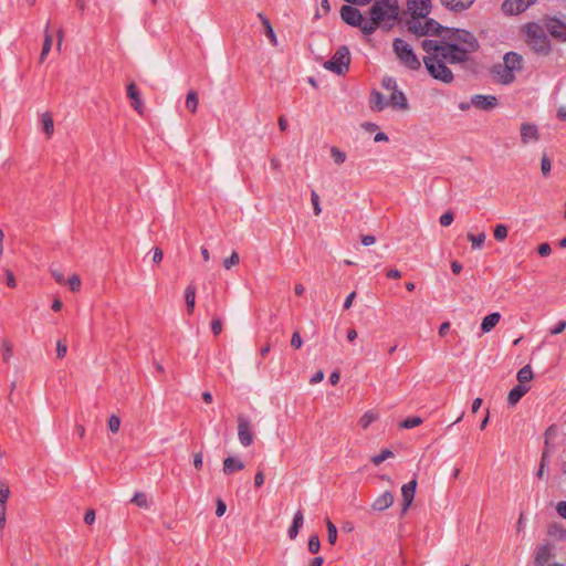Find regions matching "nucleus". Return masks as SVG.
Listing matches in <instances>:
<instances>
[{"instance_id": "obj_4", "label": "nucleus", "mask_w": 566, "mask_h": 566, "mask_svg": "<svg viewBox=\"0 0 566 566\" xmlns=\"http://www.w3.org/2000/svg\"><path fill=\"white\" fill-rule=\"evenodd\" d=\"M525 34L527 38V43L535 52L547 54L551 51V42L545 34L544 29L537 23L526 24Z\"/></svg>"}, {"instance_id": "obj_54", "label": "nucleus", "mask_w": 566, "mask_h": 566, "mask_svg": "<svg viewBox=\"0 0 566 566\" xmlns=\"http://www.w3.org/2000/svg\"><path fill=\"white\" fill-rule=\"evenodd\" d=\"M453 220H454V216H453V213H452L451 211H447V212H444V213L440 217V219H439L440 224H441L442 227H449V226L453 222Z\"/></svg>"}, {"instance_id": "obj_52", "label": "nucleus", "mask_w": 566, "mask_h": 566, "mask_svg": "<svg viewBox=\"0 0 566 566\" xmlns=\"http://www.w3.org/2000/svg\"><path fill=\"white\" fill-rule=\"evenodd\" d=\"M551 168H552L551 159L547 157V155H543V157L541 159V170H542L543 176H545V177L548 176L551 172Z\"/></svg>"}, {"instance_id": "obj_24", "label": "nucleus", "mask_w": 566, "mask_h": 566, "mask_svg": "<svg viewBox=\"0 0 566 566\" xmlns=\"http://www.w3.org/2000/svg\"><path fill=\"white\" fill-rule=\"evenodd\" d=\"M388 102L386 101V98L384 97V95L374 90L370 94V99H369V106L373 111H376V112H381L384 111L387 106H388Z\"/></svg>"}, {"instance_id": "obj_47", "label": "nucleus", "mask_w": 566, "mask_h": 566, "mask_svg": "<svg viewBox=\"0 0 566 566\" xmlns=\"http://www.w3.org/2000/svg\"><path fill=\"white\" fill-rule=\"evenodd\" d=\"M321 548V542L316 534L312 535L308 539V551L312 554H316L319 552Z\"/></svg>"}, {"instance_id": "obj_14", "label": "nucleus", "mask_w": 566, "mask_h": 566, "mask_svg": "<svg viewBox=\"0 0 566 566\" xmlns=\"http://www.w3.org/2000/svg\"><path fill=\"white\" fill-rule=\"evenodd\" d=\"M492 75L495 82L509 85L515 81V74L504 64H495L492 67Z\"/></svg>"}, {"instance_id": "obj_6", "label": "nucleus", "mask_w": 566, "mask_h": 566, "mask_svg": "<svg viewBox=\"0 0 566 566\" xmlns=\"http://www.w3.org/2000/svg\"><path fill=\"white\" fill-rule=\"evenodd\" d=\"M446 41L447 43H458L465 53L470 54L479 49V42L476 38L467 30L461 29H448L446 28Z\"/></svg>"}, {"instance_id": "obj_25", "label": "nucleus", "mask_w": 566, "mask_h": 566, "mask_svg": "<svg viewBox=\"0 0 566 566\" xmlns=\"http://www.w3.org/2000/svg\"><path fill=\"white\" fill-rule=\"evenodd\" d=\"M52 42H53V38L50 32V21H48L45 24V28H44V41H43L42 50L40 53V59H39L40 63L45 61L49 52L51 51Z\"/></svg>"}, {"instance_id": "obj_34", "label": "nucleus", "mask_w": 566, "mask_h": 566, "mask_svg": "<svg viewBox=\"0 0 566 566\" xmlns=\"http://www.w3.org/2000/svg\"><path fill=\"white\" fill-rule=\"evenodd\" d=\"M379 418L378 412L374 410L366 411L359 419L358 423L363 429H367L373 422Z\"/></svg>"}, {"instance_id": "obj_22", "label": "nucleus", "mask_w": 566, "mask_h": 566, "mask_svg": "<svg viewBox=\"0 0 566 566\" xmlns=\"http://www.w3.org/2000/svg\"><path fill=\"white\" fill-rule=\"evenodd\" d=\"M441 3L450 11L462 12L468 10L475 0H440Z\"/></svg>"}, {"instance_id": "obj_1", "label": "nucleus", "mask_w": 566, "mask_h": 566, "mask_svg": "<svg viewBox=\"0 0 566 566\" xmlns=\"http://www.w3.org/2000/svg\"><path fill=\"white\" fill-rule=\"evenodd\" d=\"M400 22L416 36L440 35L446 29L431 18H400Z\"/></svg>"}, {"instance_id": "obj_33", "label": "nucleus", "mask_w": 566, "mask_h": 566, "mask_svg": "<svg viewBox=\"0 0 566 566\" xmlns=\"http://www.w3.org/2000/svg\"><path fill=\"white\" fill-rule=\"evenodd\" d=\"M381 23L378 22L377 20H374L371 17H370V20H365L363 18V22L360 25H358L357 28H360L361 32L365 34V35H370L373 34L377 28L380 25Z\"/></svg>"}, {"instance_id": "obj_56", "label": "nucleus", "mask_w": 566, "mask_h": 566, "mask_svg": "<svg viewBox=\"0 0 566 566\" xmlns=\"http://www.w3.org/2000/svg\"><path fill=\"white\" fill-rule=\"evenodd\" d=\"M546 468H547V453L543 452L542 458H541L539 468L537 471V476L539 479H542L544 476Z\"/></svg>"}, {"instance_id": "obj_48", "label": "nucleus", "mask_w": 566, "mask_h": 566, "mask_svg": "<svg viewBox=\"0 0 566 566\" xmlns=\"http://www.w3.org/2000/svg\"><path fill=\"white\" fill-rule=\"evenodd\" d=\"M381 86L385 90L391 91V92L398 88L396 80L391 76H385L381 80Z\"/></svg>"}, {"instance_id": "obj_15", "label": "nucleus", "mask_w": 566, "mask_h": 566, "mask_svg": "<svg viewBox=\"0 0 566 566\" xmlns=\"http://www.w3.org/2000/svg\"><path fill=\"white\" fill-rule=\"evenodd\" d=\"M521 142L523 145L536 143L539 139V132L535 124L523 123L520 128Z\"/></svg>"}, {"instance_id": "obj_13", "label": "nucleus", "mask_w": 566, "mask_h": 566, "mask_svg": "<svg viewBox=\"0 0 566 566\" xmlns=\"http://www.w3.org/2000/svg\"><path fill=\"white\" fill-rule=\"evenodd\" d=\"M342 19L352 27H358L363 22V14L360 11L352 6H343L340 9Z\"/></svg>"}, {"instance_id": "obj_44", "label": "nucleus", "mask_w": 566, "mask_h": 566, "mask_svg": "<svg viewBox=\"0 0 566 566\" xmlns=\"http://www.w3.org/2000/svg\"><path fill=\"white\" fill-rule=\"evenodd\" d=\"M331 156L337 165H342L346 160V154L335 146L331 148Z\"/></svg>"}, {"instance_id": "obj_7", "label": "nucleus", "mask_w": 566, "mask_h": 566, "mask_svg": "<svg viewBox=\"0 0 566 566\" xmlns=\"http://www.w3.org/2000/svg\"><path fill=\"white\" fill-rule=\"evenodd\" d=\"M350 64V53L347 46L342 45L339 46L333 56L326 61L323 66L324 69L334 72L337 75H344Z\"/></svg>"}, {"instance_id": "obj_9", "label": "nucleus", "mask_w": 566, "mask_h": 566, "mask_svg": "<svg viewBox=\"0 0 566 566\" xmlns=\"http://www.w3.org/2000/svg\"><path fill=\"white\" fill-rule=\"evenodd\" d=\"M431 11V0H407V12L402 18H427Z\"/></svg>"}, {"instance_id": "obj_27", "label": "nucleus", "mask_w": 566, "mask_h": 566, "mask_svg": "<svg viewBox=\"0 0 566 566\" xmlns=\"http://www.w3.org/2000/svg\"><path fill=\"white\" fill-rule=\"evenodd\" d=\"M244 467L245 465L241 460L233 457H229L223 461V473L227 475H231L235 471L243 470Z\"/></svg>"}, {"instance_id": "obj_8", "label": "nucleus", "mask_w": 566, "mask_h": 566, "mask_svg": "<svg viewBox=\"0 0 566 566\" xmlns=\"http://www.w3.org/2000/svg\"><path fill=\"white\" fill-rule=\"evenodd\" d=\"M446 63L461 64L469 61V54L458 43L443 42L441 53L438 54Z\"/></svg>"}, {"instance_id": "obj_17", "label": "nucleus", "mask_w": 566, "mask_h": 566, "mask_svg": "<svg viewBox=\"0 0 566 566\" xmlns=\"http://www.w3.org/2000/svg\"><path fill=\"white\" fill-rule=\"evenodd\" d=\"M417 488V481L416 479L411 480L410 482L406 483L401 488V495H402V514L407 512L409 506L411 505L415 493Z\"/></svg>"}, {"instance_id": "obj_36", "label": "nucleus", "mask_w": 566, "mask_h": 566, "mask_svg": "<svg viewBox=\"0 0 566 566\" xmlns=\"http://www.w3.org/2000/svg\"><path fill=\"white\" fill-rule=\"evenodd\" d=\"M533 370L530 365H525L517 371V380L520 381V385L530 382L533 379Z\"/></svg>"}, {"instance_id": "obj_16", "label": "nucleus", "mask_w": 566, "mask_h": 566, "mask_svg": "<svg viewBox=\"0 0 566 566\" xmlns=\"http://www.w3.org/2000/svg\"><path fill=\"white\" fill-rule=\"evenodd\" d=\"M471 104L483 111H490L497 105V98L494 95L475 94L471 96Z\"/></svg>"}, {"instance_id": "obj_45", "label": "nucleus", "mask_w": 566, "mask_h": 566, "mask_svg": "<svg viewBox=\"0 0 566 566\" xmlns=\"http://www.w3.org/2000/svg\"><path fill=\"white\" fill-rule=\"evenodd\" d=\"M422 423V419L420 417H409L406 420H403L400 426L405 429H412Z\"/></svg>"}, {"instance_id": "obj_49", "label": "nucleus", "mask_w": 566, "mask_h": 566, "mask_svg": "<svg viewBox=\"0 0 566 566\" xmlns=\"http://www.w3.org/2000/svg\"><path fill=\"white\" fill-rule=\"evenodd\" d=\"M69 287L72 292H77L81 289V279L77 274H73L67 280Z\"/></svg>"}, {"instance_id": "obj_37", "label": "nucleus", "mask_w": 566, "mask_h": 566, "mask_svg": "<svg viewBox=\"0 0 566 566\" xmlns=\"http://www.w3.org/2000/svg\"><path fill=\"white\" fill-rule=\"evenodd\" d=\"M41 122L43 125V130L45 132L48 137H51L54 132V123H53L52 115L48 112L42 114Z\"/></svg>"}, {"instance_id": "obj_64", "label": "nucleus", "mask_w": 566, "mask_h": 566, "mask_svg": "<svg viewBox=\"0 0 566 566\" xmlns=\"http://www.w3.org/2000/svg\"><path fill=\"white\" fill-rule=\"evenodd\" d=\"M557 513L566 520V501H562L556 506Z\"/></svg>"}, {"instance_id": "obj_31", "label": "nucleus", "mask_w": 566, "mask_h": 566, "mask_svg": "<svg viewBox=\"0 0 566 566\" xmlns=\"http://www.w3.org/2000/svg\"><path fill=\"white\" fill-rule=\"evenodd\" d=\"M421 46L428 53V55H436L441 53L443 42L440 43L434 40H423Z\"/></svg>"}, {"instance_id": "obj_39", "label": "nucleus", "mask_w": 566, "mask_h": 566, "mask_svg": "<svg viewBox=\"0 0 566 566\" xmlns=\"http://www.w3.org/2000/svg\"><path fill=\"white\" fill-rule=\"evenodd\" d=\"M1 353H2V360L4 363H8L10 358L12 357L13 353V346L11 342L7 338L2 339L1 342Z\"/></svg>"}, {"instance_id": "obj_38", "label": "nucleus", "mask_w": 566, "mask_h": 566, "mask_svg": "<svg viewBox=\"0 0 566 566\" xmlns=\"http://www.w3.org/2000/svg\"><path fill=\"white\" fill-rule=\"evenodd\" d=\"M186 107L191 112L196 113L198 108V94L196 91H190L186 97Z\"/></svg>"}, {"instance_id": "obj_59", "label": "nucleus", "mask_w": 566, "mask_h": 566, "mask_svg": "<svg viewBox=\"0 0 566 566\" xmlns=\"http://www.w3.org/2000/svg\"><path fill=\"white\" fill-rule=\"evenodd\" d=\"M303 345V340H302V337L300 335L298 332H295L293 335H292V338H291V346L295 349H298L301 348Z\"/></svg>"}, {"instance_id": "obj_21", "label": "nucleus", "mask_w": 566, "mask_h": 566, "mask_svg": "<svg viewBox=\"0 0 566 566\" xmlns=\"http://www.w3.org/2000/svg\"><path fill=\"white\" fill-rule=\"evenodd\" d=\"M388 104L397 109L406 111L409 108L408 99L405 93L398 88L391 92Z\"/></svg>"}, {"instance_id": "obj_63", "label": "nucleus", "mask_w": 566, "mask_h": 566, "mask_svg": "<svg viewBox=\"0 0 566 566\" xmlns=\"http://www.w3.org/2000/svg\"><path fill=\"white\" fill-rule=\"evenodd\" d=\"M6 279H7V285L9 287H12V289L15 287V284H17L15 279H14L13 273L10 270L6 271Z\"/></svg>"}, {"instance_id": "obj_62", "label": "nucleus", "mask_w": 566, "mask_h": 566, "mask_svg": "<svg viewBox=\"0 0 566 566\" xmlns=\"http://www.w3.org/2000/svg\"><path fill=\"white\" fill-rule=\"evenodd\" d=\"M226 510H227L226 503L222 500H218L217 509H216L217 516L221 517L226 513Z\"/></svg>"}, {"instance_id": "obj_46", "label": "nucleus", "mask_w": 566, "mask_h": 566, "mask_svg": "<svg viewBox=\"0 0 566 566\" xmlns=\"http://www.w3.org/2000/svg\"><path fill=\"white\" fill-rule=\"evenodd\" d=\"M10 496V489L9 486L0 481V505L7 506V501Z\"/></svg>"}, {"instance_id": "obj_23", "label": "nucleus", "mask_w": 566, "mask_h": 566, "mask_svg": "<svg viewBox=\"0 0 566 566\" xmlns=\"http://www.w3.org/2000/svg\"><path fill=\"white\" fill-rule=\"evenodd\" d=\"M127 96L132 99V106L138 114H143L144 105L140 99L139 93L137 91V87L134 83H130L127 86Z\"/></svg>"}, {"instance_id": "obj_18", "label": "nucleus", "mask_w": 566, "mask_h": 566, "mask_svg": "<svg viewBox=\"0 0 566 566\" xmlns=\"http://www.w3.org/2000/svg\"><path fill=\"white\" fill-rule=\"evenodd\" d=\"M553 546L551 543H545L537 546L535 552V564L536 566H548L547 563L553 556Z\"/></svg>"}, {"instance_id": "obj_51", "label": "nucleus", "mask_w": 566, "mask_h": 566, "mask_svg": "<svg viewBox=\"0 0 566 566\" xmlns=\"http://www.w3.org/2000/svg\"><path fill=\"white\" fill-rule=\"evenodd\" d=\"M240 261L239 254L233 251L229 258L223 261V266L230 270L233 265H237Z\"/></svg>"}, {"instance_id": "obj_11", "label": "nucleus", "mask_w": 566, "mask_h": 566, "mask_svg": "<svg viewBox=\"0 0 566 566\" xmlns=\"http://www.w3.org/2000/svg\"><path fill=\"white\" fill-rule=\"evenodd\" d=\"M547 32L560 42H566V24L557 18H546L544 20Z\"/></svg>"}, {"instance_id": "obj_57", "label": "nucleus", "mask_w": 566, "mask_h": 566, "mask_svg": "<svg viewBox=\"0 0 566 566\" xmlns=\"http://www.w3.org/2000/svg\"><path fill=\"white\" fill-rule=\"evenodd\" d=\"M66 352H67V346L64 342L62 340H57L56 343V355H57V358L62 359L64 358V356L66 355Z\"/></svg>"}, {"instance_id": "obj_26", "label": "nucleus", "mask_w": 566, "mask_h": 566, "mask_svg": "<svg viewBox=\"0 0 566 566\" xmlns=\"http://www.w3.org/2000/svg\"><path fill=\"white\" fill-rule=\"evenodd\" d=\"M528 390L530 387L525 385H516L507 395V403L510 406H515Z\"/></svg>"}, {"instance_id": "obj_29", "label": "nucleus", "mask_w": 566, "mask_h": 566, "mask_svg": "<svg viewBox=\"0 0 566 566\" xmlns=\"http://www.w3.org/2000/svg\"><path fill=\"white\" fill-rule=\"evenodd\" d=\"M501 314L499 312L486 315L481 323L482 333H490L500 322Z\"/></svg>"}, {"instance_id": "obj_40", "label": "nucleus", "mask_w": 566, "mask_h": 566, "mask_svg": "<svg viewBox=\"0 0 566 566\" xmlns=\"http://www.w3.org/2000/svg\"><path fill=\"white\" fill-rule=\"evenodd\" d=\"M394 457V453L392 451H390L389 449H384L381 450V452L379 454H376L371 458V462L375 464V465H379L380 463H382L385 460L389 459Z\"/></svg>"}, {"instance_id": "obj_42", "label": "nucleus", "mask_w": 566, "mask_h": 566, "mask_svg": "<svg viewBox=\"0 0 566 566\" xmlns=\"http://www.w3.org/2000/svg\"><path fill=\"white\" fill-rule=\"evenodd\" d=\"M326 526H327V541L329 544L334 545L337 539V528L331 520L326 521Z\"/></svg>"}, {"instance_id": "obj_43", "label": "nucleus", "mask_w": 566, "mask_h": 566, "mask_svg": "<svg viewBox=\"0 0 566 566\" xmlns=\"http://www.w3.org/2000/svg\"><path fill=\"white\" fill-rule=\"evenodd\" d=\"M130 502L136 504L139 507H144V509L148 507L147 496L143 492H136L135 495L132 497Z\"/></svg>"}, {"instance_id": "obj_32", "label": "nucleus", "mask_w": 566, "mask_h": 566, "mask_svg": "<svg viewBox=\"0 0 566 566\" xmlns=\"http://www.w3.org/2000/svg\"><path fill=\"white\" fill-rule=\"evenodd\" d=\"M185 300L188 313L191 314L196 306V287L193 284H189L185 291Z\"/></svg>"}, {"instance_id": "obj_3", "label": "nucleus", "mask_w": 566, "mask_h": 566, "mask_svg": "<svg viewBox=\"0 0 566 566\" xmlns=\"http://www.w3.org/2000/svg\"><path fill=\"white\" fill-rule=\"evenodd\" d=\"M423 63L429 74L438 81L446 84L453 82L454 76L452 71L447 66V63L438 55H427L423 57Z\"/></svg>"}, {"instance_id": "obj_41", "label": "nucleus", "mask_w": 566, "mask_h": 566, "mask_svg": "<svg viewBox=\"0 0 566 566\" xmlns=\"http://www.w3.org/2000/svg\"><path fill=\"white\" fill-rule=\"evenodd\" d=\"M507 233H509V229L505 224H497L495 228H494V232H493V235H494V239L496 241H504L507 237Z\"/></svg>"}, {"instance_id": "obj_55", "label": "nucleus", "mask_w": 566, "mask_h": 566, "mask_svg": "<svg viewBox=\"0 0 566 566\" xmlns=\"http://www.w3.org/2000/svg\"><path fill=\"white\" fill-rule=\"evenodd\" d=\"M222 321L219 317H216L211 322V331L214 336H218L222 332Z\"/></svg>"}, {"instance_id": "obj_58", "label": "nucleus", "mask_w": 566, "mask_h": 566, "mask_svg": "<svg viewBox=\"0 0 566 566\" xmlns=\"http://www.w3.org/2000/svg\"><path fill=\"white\" fill-rule=\"evenodd\" d=\"M566 328V321H559L557 324L549 331L551 335L562 334Z\"/></svg>"}, {"instance_id": "obj_2", "label": "nucleus", "mask_w": 566, "mask_h": 566, "mask_svg": "<svg viewBox=\"0 0 566 566\" xmlns=\"http://www.w3.org/2000/svg\"><path fill=\"white\" fill-rule=\"evenodd\" d=\"M398 15V0H376L370 8V17L380 23L388 21L392 25Z\"/></svg>"}, {"instance_id": "obj_10", "label": "nucleus", "mask_w": 566, "mask_h": 566, "mask_svg": "<svg viewBox=\"0 0 566 566\" xmlns=\"http://www.w3.org/2000/svg\"><path fill=\"white\" fill-rule=\"evenodd\" d=\"M537 0H504L501 10L505 15H515L527 10Z\"/></svg>"}, {"instance_id": "obj_20", "label": "nucleus", "mask_w": 566, "mask_h": 566, "mask_svg": "<svg viewBox=\"0 0 566 566\" xmlns=\"http://www.w3.org/2000/svg\"><path fill=\"white\" fill-rule=\"evenodd\" d=\"M394 503V494L390 491H385L371 504L374 511L382 512L390 507Z\"/></svg>"}, {"instance_id": "obj_30", "label": "nucleus", "mask_w": 566, "mask_h": 566, "mask_svg": "<svg viewBox=\"0 0 566 566\" xmlns=\"http://www.w3.org/2000/svg\"><path fill=\"white\" fill-rule=\"evenodd\" d=\"M258 18L261 20V22L264 27V33L269 38L270 42L273 45H276V43H277L276 35L274 33V30L271 25L270 20L263 13H258Z\"/></svg>"}, {"instance_id": "obj_35", "label": "nucleus", "mask_w": 566, "mask_h": 566, "mask_svg": "<svg viewBox=\"0 0 566 566\" xmlns=\"http://www.w3.org/2000/svg\"><path fill=\"white\" fill-rule=\"evenodd\" d=\"M467 238L471 242L472 249L479 250L483 247L486 235L484 232H480L479 234H473V233L469 232Z\"/></svg>"}, {"instance_id": "obj_50", "label": "nucleus", "mask_w": 566, "mask_h": 566, "mask_svg": "<svg viewBox=\"0 0 566 566\" xmlns=\"http://www.w3.org/2000/svg\"><path fill=\"white\" fill-rule=\"evenodd\" d=\"M311 201H312L314 214L319 216L322 212V208H321V203H319V196L314 190L311 193Z\"/></svg>"}, {"instance_id": "obj_19", "label": "nucleus", "mask_w": 566, "mask_h": 566, "mask_svg": "<svg viewBox=\"0 0 566 566\" xmlns=\"http://www.w3.org/2000/svg\"><path fill=\"white\" fill-rule=\"evenodd\" d=\"M502 64L509 67V70L513 72V74H515V72H518L523 69V57L521 54L516 52H507L503 56Z\"/></svg>"}, {"instance_id": "obj_5", "label": "nucleus", "mask_w": 566, "mask_h": 566, "mask_svg": "<svg viewBox=\"0 0 566 566\" xmlns=\"http://www.w3.org/2000/svg\"><path fill=\"white\" fill-rule=\"evenodd\" d=\"M392 48L400 63L407 69L418 71L421 67L420 60L407 41L397 38L394 40Z\"/></svg>"}, {"instance_id": "obj_28", "label": "nucleus", "mask_w": 566, "mask_h": 566, "mask_svg": "<svg viewBox=\"0 0 566 566\" xmlns=\"http://www.w3.org/2000/svg\"><path fill=\"white\" fill-rule=\"evenodd\" d=\"M304 524V515L301 510L296 511L293 516L292 525L290 526L287 534L291 539H295L298 535L300 528Z\"/></svg>"}, {"instance_id": "obj_61", "label": "nucleus", "mask_w": 566, "mask_h": 566, "mask_svg": "<svg viewBox=\"0 0 566 566\" xmlns=\"http://www.w3.org/2000/svg\"><path fill=\"white\" fill-rule=\"evenodd\" d=\"M51 274L52 276L54 277V280L59 283V284H65L66 281L64 279V275L62 272H60L59 270H54L52 269L51 270Z\"/></svg>"}, {"instance_id": "obj_60", "label": "nucleus", "mask_w": 566, "mask_h": 566, "mask_svg": "<svg viewBox=\"0 0 566 566\" xmlns=\"http://www.w3.org/2000/svg\"><path fill=\"white\" fill-rule=\"evenodd\" d=\"M537 251L541 256H548L552 252V249L548 243H542L538 245Z\"/></svg>"}, {"instance_id": "obj_53", "label": "nucleus", "mask_w": 566, "mask_h": 566, "mask_svg": "<svg viewBox=\"0 0 566 566\" xmlns=\"http://www.w3.org/2000/svg\"><path fill=\"white\" fill-rule=\"evenodd\" d=\"M108 429L113 432V433H116L118 430H119V427H120V419L115 416V415H112L108 419Z\"/></svg>"}, {"instance_id": "obj_12", "label": "nucleus", "mask_w": 566, "mask_h": 566, "mask_svg": "<svg viewBox=\"0 0 566 566\" xmlns=\"http://www.w3.org/2000/svg\"><path fill=\"white\" fill-rule=\"evenodd\" d=\"M238 438L243 447H249L253 442L250 421L243 416L238 417Z\"/></svg>"}]
</instances>
